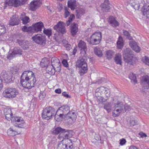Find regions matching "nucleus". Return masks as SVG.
Listing matches in <instances>:
<instances>
[{"label": "nucleus", "mask_w": 149, "mask_h": 149, "mask_svg": "<svg viewBox=\"0 0 149 149\" xmlns=\"http://www.w3.org/2000/svg\"><path fill=\"white\" fill-rule=\"evenodd\" d=\"M142 10L143 15H146L147 18L149 19V5L147 4H144Z\"/></svg>", "instance_id": "22"}, {"label": "nucleus", "mask_w": 149, "mask_h": 149, "mask_svg": "<svg viewBox=\"0 0 149 149\" xmlns=\"http://www.w3.org/2000/svg\"><path fill=\"white\" fill-rule=\"evenodd\" d=\"M14 4L15 6H19L22 5L21 1V0H16Z\"/></svg>", "instance_id": "56"}, {"label": "nucleus", "mask_w": 149, "mask_h": 149, "mask_svg": "<svg viewBox=\"0 0 149 149\" xmlns=\"http://www.w3.org/2000/svg\"><path fill=\"white\" fill-rule=\"evenodd\" d=\"M70 29L72 35L73 36L75 35L78 30L77 25L74 22L70 26Z\"/></svg>", "instance_id": "25"}, {"label": "nucleus", "mask_w": 149, "mask_h": 149, "mask_svg": "<svg viewBox=\"0 0 149 149\" xmlns=\"http://www.w3.org/2000/svg\"><path fill=\"white\" fill-rule=\"evenodd\" d=\"M133 48H132V49L134 50L135 51L137 52H139L140 51V47H139L137 44L136 45V46H133Z\"/></svg>", "instance_id": "54"}, {"label": "nucleus", "mask_w": 149, "mask_h": 149, "mask_svg": "<svg viewBox=\"0 0 149 149\" xmlns=\"http://www.w3.org/2000/svg\"><path fill=\"white\" fill-rule=\"evenodd\" d=\"M139 134L140 136L142 138L147 136V135L145 133H143L142 132H140Z\"/></svg>", "instance_id": "64"}, {"label": "nucleus", "mask_w": 149, "mask_h": 149, "mask_svg": "<svg viewBox=\"0 0 149 149\" xmlns=\"http://www.w3.org/2000/svg\"><path fill=\"white\" fill-rule=\"evenodd\" d=\"M123 33L124 36L126 37V38L130 40L132 39V37L130 36V34L129 32L126 30H123Z\"/></svg>", "instance_id": "47"}, {"label": "nucleus", "mask_w": 149, "mask_h": 149, "mask_svg": "<svg viewBox=\"0 0 149 149\" xmlns=\"http://www.w3.org/2000/svg\"><path fill=\"white\" fill-rule=\"evenodd\" d=\"M112 104L111 102H107L105 103L104 106V108L106 109L108 112H110L111 110Z\"/></svg>", "instance_id": "37"}, {"label": "nucleus", "mask_w": 149, "mask_h": 149, "mask_svg": "<svg viewBox=\"0 0 149 149\" xmlns=\"http://www.w3.org/2000/svg\"><path fill=\"white\" fill-rule=\"evenodd\" d=\"M46 70L49 72L54 74L55 72V66L52 65V64L51 65L49 63L46 67Z\"/></svg>", "instance_id": "29"}, {"label": "nucleus", "mask_w": 149, "mask_h": 149, "mask_svg": "<svg viewBox=\"0 0 149 149\" xmlns=\"http://www.w3.org/2000/svg\"><path fill=\"white\" fill-rule=\"evenodd\" d=\"M126 140L124 139H122L120 140V144L121 145H123L125 144L126 142Z\"/></svg>", "instance_id": "60"}, {"label": "nucleus", "mask_w": 149, "mask_h": 149, "mask_svg": "<svg viewBox=\"0 0 149 149\" xmlns=\"http://www.w3.org/2000/svg\"><path fill=\"white\" fill-rule=\"evenodd\" d=\"M142 83H143L144 82H146L148 85V86H147L145 88H149V77L147 75H145L143 77L142 79H141Z\"/></svg>", "instance_id": "35"}, {"label": "nucleus", "mask_w": 149, "mask_h": 149, "mask_svg": "<svg viewBox=\"0 0 149 149\" xmlns=\"http://www.w3.org/2000/svg\"><path fill=\"white\" fill-rule=\"evenodd\" d=\"M43 33L47 35L49 38L52 35L51 29H45L44 28L43 31Z\"/></svg>", "instance_id": "48"}, {"label": "nucleus", "mask_w": 149, "mask_h": 149, "mask_svg": "<svg viewBox=\"0 0 149 149\" xmlns=\"http://www.w3.org/2000/svg\"><path fill=\"white\" fill-rule=\"evenodd\" d=\"M131 6L135 10H138L139 9L140 5L138 2H133L130 3Z\"/></svg>", "instance_id": "45"}, {"label": "nucleus", "mask_w": 149, "mask_h": 149, "mask_svg": "<svg viewBox=\"0 0 149 149\" xmlns=\"http://www.w3.org/2000/svg\"><path fill=\"white\" fill-rule=\"evenodd\" d=\"M68 7L72 10H74L77 7L76 1L75 0H70L68 2Z\"/></svg>", "instance_id": "26"}, {"label": "nucleus", "mask_w": 149, "mask_h": 149, "mask_svg": "<svg viewBox=\"0 0 149 149\" xmlns=\"http://www.w3.org/2000/svg\"><path fill=\"white\" fill-rule=\"evenodd\" d=\"M73 132L70 130H65L64 129L62 133L59 134L58 138L60 139H63L62 140L64 139H69V138L73 136Z\"/></svg>", "instance_id": "10"}, {"label": "nucleus", "mask_w": 149, "mask_h": 149, "mask_svg": "<svg viewBox=\"0 0 149 149\" xmlns=\"http://www.w3.org/2000/svg\"><path fill=\"white\" fill-rule=\"evenodd\" d=\"M115 61L117 64H121L122 58L121 55L120 54H118L116 55L114 58Z\"/></svg>", "instance_id": "36"}, {"label": "nucleus", "mask_w": 149, "mask_h": 149, "mask_svg": "<svg viewBox=\"0 0 149 149\" xmlns=\"http://www.w3.org/2000/svg\"><path fill=\"white\" fill-rule=\"evenodd\" d=\"M31 26L27 27L26 26H24L22 28V30L24 32H33Z\"/></svg>", "instance_id": "44"}, {"label": "nucleus", "mask_w": 149, "mask_h": 149, "mask_svg": "<svg viewBox=\"0 0 149 149\" xmlns=\"http://www.w3.org/2000/svg\"><path fill=\"white\" fill-rule=\"evenodd\" d=\"M49 61L46 58L42 59L40 63V65L42 68L46 67L49 64Z\"/></svg>", "instance_id": "33"}, {"label": "nucleus", "mask_w": 149, "mask_h": 149, "mask_svg": "<svg viewBox=\"0 0 149 149\" xmlns=\"http://www.w3.org/2000/svg\"><path fill=\"white\" fill-rule=\"evenodd\" d=\"M62 94L63 96L67 98H70V96L66 92H63L62 93Z\"/></svg>", "instance_id": "62"}, {"label": "nucleus", "mask_w": 149, "mask_h": 149, "mask_svg": "<svg viewBox=\"0 0 149 149\" xmlns=\"http://www.w3.org/2000/svg\"><path fill=\"white\" fill-rule=\"evenodd\" d=\"M22 54V51L20 48L19 47H15L13 49L11 53H9L7 56V58L10 60L16 55H21Z\"/></svg>", "instance_id": "12"}, {"label": "nucleus", "mask_w": 149, "mask_h": 149, "mask_svg": "<svg viewBox=\"0 0 149 149\" xmlns=\"http://www.w3.org/2000/svg\"><path fill=\"white\" fill-rule=\"evenodd\" d=\"M142 61L146 64L149 65V58L148 57L146 56H145L142 58Z\"/></svg>", "instance_id": "51"}, {"label": "nucleus", "mask_w": 149, "mask_h": 149, "mask_svg": "<svg viewBox=\"0 0 149 149\" xmlns=\"http://www.w3.org/2000/svg\"><path fill=\"white\" fill-rule=\"evenodd\" d=\"M64 130V129L60 127H58L52 131V133L55 134H60L62 133V132Z\"/></svg>", "instance_id": "34"}, {"label": "nucleus", "mask_w": 149, "mask_h": 149, "mask_svg": "<svg viewBox=\"0 0 149 149\" xmlns=\"http://www.w3.org/2000/svg\"><path fill=\"white\" fill-rule=\"evenodd\" d=\"M77 113L75 111L71 110L69 111L67 116H68L69 118L72 119V121L75 120L77 118Z\"/></svg>", "instance_id": "23"}, {"label": "nucleus", "mask_w": 149, "mask_h": 149, "mask_svg": "<svg viewBox=\"0 0 149 149\" xmlns=\"http://www.w3.org/2000/svg\"><path fill=\"white\" fill-rule=\"evenodd\" d=\"M76 16L78 18L79 17L83 15L84 13V10L82 9H80L76 10Z\"/></svg>", "instance_id": "41"}, {"label": "nucleus", "mask_w": 149, "mask_h": 149, "mask_svg": "<svg viewBox=\"0 0 149 149\" xmlns=\"http://www.w3.org/2000/svg\"><path fill=\"white\" fill-rule=\"evenodd\" d=\"M20 19L22 21L24 24H26L30 22L29 18L26 16L24 13H22L21 15Z\"/></svg>", "instance_id": "24"}, {"label": "nucleus", "mask_w": 149, "mask_h": 149, "mask_svg": "<svg viewBox=\"0 0 149 149\" xmlns=\"http://www.w3.org/2000/svg\"><path fill=\"white\" fill-rule=\"evenodd\" d=\"M62 63L64 66L66 67H68V64L66 60H63L62 61Z\"/></svg>", "instance_id": "59"}, {"label": "nucleus", "mask_w": 149, "mask_h": 149, "mask_svg": "<svg viewBox=\"0 0 149 149\" xmlns=\"http://www.w3.org/2000/svg\"><path fill=\"white\" fill-rule=\"evenodd\" d=\"M99 90L96 89L95 91V97H99L101 95V94L98 92Z\"/></svg>", "instance_id": "61"}, {"label": "nucleus", "mask_w": 149, "mask_h": 149, "mask_svg": "<svg viewBox=\"0 0 149 149\" xmlns=\"http://www.w3.org/2000/svg\"><path fill=\"white\" fill-rule=\"evenodd\" d=\"M19 94V91L17 88L13 87H9L3 92V95L6 98H13L15 97Z\"/></svg>", "instance_id": "4"}, {"label": "nucleus", "mask_w": 149, "mask_h": 149, "mask_svg": "<svg viewBox=\"0 0 149 149\" xmlns=\"http://www.w3.org/2000/svg\"><path fill=\"white\" fill-rule=\"evenodd\" d=\"M96 97L97 98L96 100L99 104L105 102L107 100V99H105L103 97L101 96V95L99 96V97Z\"/></svg>", "instance_id": "43"}, {"label": "nucleus", "mask_w": 149, "mask_h": 149, "mask_svg": "<svg viewBox=\"0 0 149 149\" xmlns=\"http://www.w3.org/2000/svg\"><path fill=\"white\" fill-rule=\"evenodd\" d=\"M79 49L80 50L81 52H84V53L86 54L87 51V47L86 43L81 40L79 41L78 45Z\"/></svg>", "instance_id": "19"}, {"label": "nucleus", "mask_w": 149, "mask_h": 149, "mask_svg": "<svg viewBox=\"0 0 149 149\" xmlns=\"http://www.w3.org/2000/svg\"><path fill=\"white\" fill-rule=\"evenodd\" d=\"M86 58L85 56L80 57L76 63L77 66L80 68L79 72L81 75L86 73L88 70L87 65L86 62Z\"/></svg>", "instance_id": "3"}, {"label": "nucleus", "mask_w": 149, "mask_h": 149, "mask_svg": "<svg viewBox=\"0 0 149 149\" xmlns=\"http://www.w3.org/2000/svg\"><path fill=\"white\" fill-rule=\"evenodd\" d=\"M60 62L59 60L57 58L54 57L51 59V63L52 65L56 67L60 71L61 69L60 66Z\"/></svg>", "instance_id": "21"}, {"label": "nucleus", "mask_w": 149, "mask_h": 149, "mask_svg": "<svg viewBox=\"0 0 149 149\" xmlns=\"http://www.w3.org/2000/svg\"><path fill=\"white\" fill-rule=\"evenodd\" d=\"M44 27L43 24L42 22H37L33 24L32 26L33 32H38L42 31V28Z\"/></svg>", "instance_id": "17"}, {"label": "nucleus", "mask_w": 149, "mask_h": 149, "mask_svg": "<svg viewBox=\"0 0 149 149\" xmlns=\"http://www.w3.org/2000/svg\"><path fill=\"white\" fill-rule=\"evenodd\" d=\"M1 75L6 83L13 82L15 78L13 77V73L5 70L2 71Z\"/></svg>", "instance_id": "8"}, {"label": "nucleus", "mask_w": 149, "mask_h": 149, "mask_svg": "<svg viewBox=\"0 0 149 149\" xmlns=\"http://www.w3.org/2000/svg\"><path fill=\"white\" fill-rule=\"evenodd\" d=\"M19 68L16 67H14L12 68V69L11 70V71H12V73L13 74H15L18 71Z\"/></svg>", "instance_id": "57"}, {"label": "nucleus", "mask_w": 149, "mask_h": 149, "mask_svg": "<svg viewBox=\"0 0 149 149\" xmlns=\"http://www.w3.org/2000/svg\"><path fill=\"white\" fill-rule=\"evenodd\" d=\"M12 121H14L13 124L15 126L22 128L24 125V122L22 118L16 117H13Z\"/></svg>", "instance_id": "13"}, {"label": "nucleus", "mask_w": 149, "mask_h": 149, "mask_svg": "<svg viewBox=\"0 0 149 149\" xmlns=\"http://www.w3.org/2000/svg\"><path fill=\"white\" fill-rule=\"evenodd\" d=\"M6 31V29L4 26H0V35L5 33Z\"/></svg>", "instance_id": "50"}, {"label": "nucleus", "mask_w": 149, "mask_h": 149, "mask_svg": "<svg viewBox=\"0 0 149 149\" xmlns=\"http://www.w3.org/2000/svg\"><path fill=\"white\" fill-rule=\"evenodd\" d=\"M20 22L19 19L16 15H14L10 18L9 22V25L13 26L18 25Z\"/></svg>", "instance_id": "18"}, {"label": "nucleus", "mask_w": 149, "mask_h": 149, "mask_svg": "<svg viewBox=\"0 0 149 149\" xmlns=\"http://www.w3.org/2000/svg\"><path fill=\"white\" fill-rule=\"evenodd\" d=\"M66 148L67 149H71L73 147V143H72V140L71 139H69L68 143L65 144Z\"/></svg>", "instance_id": "46"}, {"label": "nucleus", "mask_w": 149, "mask_h": 149, "mask_svg": "<svg viewBox=\"0 0 149 149\" xmlns=\"http://www.w3.org/2000/svg\"><path fill=\"white\" fill-rule=\"evenodd\" d=\"M101 39V33L100 32H96L91 36L88 42L90 44L97 45L99 44Z\"/></svg>", "instance_id": "7"}, {"label": "nucleus", "mask_w": 149, "mask_h": 149, "mask_svg": "<svg viewBox=\"0 0 149 149\" xmlns=\"http://www.w3.org/2000/svg\"><path fill=\"white\" fill-rule=\"evenodd\" d=\"M114 53L113 51L111 50H108L106 51L105 55L107 58L109 60L113 57Z\"/></svg>", "instance_id": "30"}, {"label": "nucleus", "mask_w": 149, "mask_h": 149, "mask_svg": "<svg viewBox=\"0 0 149 149\" xmlns=\"http://www.w3.org/2000/svg\"><path fill=\"white\" fill-rule=\"evenodd\" d=\"M64 10V17L65 18H66L69 16L70 14V13L68 11L69 9L67 7H65Z\"/></svg>", "instance_id": "52"}, {"label": "nucleus", "mask_w": 149, "mask_h": 149, "mask_svg": "<svg viewBox=\"0 0 149 149\" xmlns=\"http://www.w3.org/2000/svg\"><path fill=\"white\" fill-rule=\"evenodd\" d=\"M129 78L131 79V81L135 83L137 82L136 77L135 74L133 73H130L129 75Z\"/></svg>", "instance_id": "40"}, {"label": "nucleus", "mask_w": 149, "mask_h": 149, "mask_svg": "<svg viewBox=\"0 0 149 149\" xmlns=\"http://www.w3.org/2000/svg\"><path fill=\"white\" fill-rule=\"evenodd\" d=\"M33 40L38 44L44 45L46 43V39L45 37L40 34H37L33 36Z\"/></svg>", "instance_id": "9"}, {"label": "nucleus", "mask_w": 149, "mask_h": 149, "mask_svg": "<svg viewBox=\"0 0 149 149\" xmlns=\"http://www.w3.org/2000/svg\"><path fill=\"white\" fill-rule=\"evenodd\" d=\"M123 57L125 62L130 65H133L134 61L133 58L134 56L132 51L129 48H126L123 52Z\"/></svg>", "instance_id": "5"}, {"label": "nucleus", "mask_w": 149, "mask_h": 149, "mask_svg": "<svg viewBox=\"0 0 149 149\" xmlns=\"http://www.w3.org/2000/svg\"><path fill=\"white\" fill-rule=\"evenodd\" d=\"M36 82L33 72L30 70L24 72L20 77V83L25 88L30 89L34 87L36 85Z\"/></svg>", "instance_id": "1"}, {"label": "nucleus", "mask_w": 149, "mask_h": 149, "mask_svg": "<svg viewBox=\"0 0 149 149\" xmlns=\"http://www.w3.org/2000/svg\"><path fill=\"white\" fill-rule=\"evenodd\" d=\"M130 123L131 126H133L137 124L138 122L137 119L135 120V119H133L130 121Z\"/></svg>", "instance_id": "53"}, {"label": "nucleus", "mask_w": 149, "mask_h": 149, "mask_svg": "<svg viewBox=\"0 0 149 149\" xmlns=\"http://www.w3.org/2000/svg\"><path fill=\"white\" fill-rule=\"evenodd\" d=\"M55 113V109L52 107H46L42 111V118L47 120L50 119L53 116H54Z\"/></svg>", "instance_id": "6"}, {"label": "nucleus", "mask_w": 149, "mask_h": 149, "mask_svg": "<svg viewBox=\"0 0 149 149\" xmlns=\"http://www.w3.org/2000/svg\"><path fill=\"white\" fill-rule=\"evenodd\" d=\"M75 16L74 14H71L68 20H70L71 22L72 21V20L74 18Z\"/></svg>", "instance_id": "63"}, {"label": "nucleus", "mask_w": 149, "mask_h": 149, "mask_svg": "<svg viewBox=\"0 0 149 149\" xmlns=\"http://www.w3.org/2000/svg\"><path fill=\"white\" fill-rule=\"evenodd\" d=\"M69 109V107L67 105L61 106L56 111L54 115V119L58 122L62 120L64 117L67 116Z\"/></svg>", "instance_id": "2"}, {"label": "nucleus", "mask_w": 149, "mask_h": 149, "mask_svg": "<svg viewBox=\"0 0 149 149\" xmlns=\"http://www.w3.org/2000/svg\"><path fill=\"white\" fill-rule=\"evenodd\" d=\"M65 24L63 22H59L55 25L54 28L59 33L64 34L66 32Z\"/></svg>", "instance_id": "11"}, {"label": "nucleus", "mask_w": 149, "mask_h": 149, "mask_svg": "<svg viewBox=\"0 0 149 149\" xmlns=\"http://www.w3.org/2000/svg\"><path fill=\"white\" fill-rule=\"evenodd\" d=\"M16 0H5L3 3V6L5 8L8 6H11L12 4H14ZM3 4V3H2Z\"/></svg>", "instance_id": "38"}, {"label": "nucleus", "mask_w": 149, "mask_h": 149, "mask_svg": "<svg viewBox=\"0 0 149 149\" xmlns=\"http://www.w3.org/2000/svg\"><path fill=\"white\" fill-rule=\"evenodd\" d=\"M58 149H67L66 147V145L65 144L63 143L62 142L59 143L58 146Z\"/></svg>", "instance_id": "49"}, {"label": "nucleus", "mask_w": 149, "mask_h": 149, "mask_svg": "<svg viewBox=\"0 0 149 149\" xmlns=\"http://www.w3.org/2000/svg\"><path fill=\"white\" fill-rule=\"evenodd\" d=\"M4 113L5 116L6 118L8 120L11 119L13 117V114L11 112V109L8 108H5L4 109Z\"/></svg>", "instance_id": "20"}, {"label": "nucleus", "mask_w": 149, "mask_h": 149, "mask_svg": "<svg viewBox=\"0 0 149 149\" xmlns=\"http://www.w3.org/2000/svg\"><path fill=\"white\" fill-rule=\"evenodd\" d=\"M117 47L118 49H121L123 46L124 42L122 37L120 36L117 42Z\"/></svg>", "instance_id": "28"}, {"label": "nucleus", "mask_w": 149, "mask_h": 149, "mask_svg": "<svg viewBox=\"0 0 149 149\" xmlns=\"http://www.w3.org/2000/svg\"><path fill=\"white\" fill-rule=\"evenodd\" d=\"M100 6L103 12H109L110 9V7L109 6V5L104 3H102Z\"/></svg>", "instance_id": "32"}, {"label": "nucleus", "mask_w": 149, "mask_h": 149, "mask_svg": "<svg viewBox=\"0 0 149 149\" xmlns=\"http://www.w3.org/2000/svg\"><path fill=\"white\" fill-rule=\"evenodd\" d=\"M7 134L8 136H14L19 134L16 131L14 130L12 128H10L8 130Z\"/></svg>", "instance_id": "31"}, {"label": "nucleus", "mask_w": 149, "mask_h": 149, "mask_svg": "<svg viewBox=\"0 0 149 149\" xmlns=\"http://www.w3.org/2000/svg\"><path fill=\"white\" fill-rule=\"evenodd\" d=\"M109 22L110 24L114 27H117L119 25L118 22L116 19L115 17L113 16L109 17Z\"/></svg>", "instance_id": "27"}, {"label": "nucleus", "mask_w": 149, "mask_h": 149, "mask_svg": "<svg viewBox=\"0 0 149 149\" xmlns=\"http://www.w3.org/2000/svg\"><path fill=\"white\" fill-rule=\"evenodd\" d=\"M136 43L134 40H133L130 41L129 43V45L131 48H134L133 46H136Z\"/></svg>", "instance_id": "55"}, {"label": "nucleus", "mask_w": 149, "mask_h": 149, "mask_svg": "<svg viewBox=\"0 0 149 149\" xmlns=\"http://www.w3.org/2000/svg\"><path fill=\"white\" fill-rule=\"evenodd\" d=\"M16 36L17 39L16 42L18 43L23 49H26L29 48V43L28 41L18 39L19 36L17 35Z\"/></svg>", "instance_id": "16"}, {"label": "nucleus", "mask_w": 149, "mask_h": 149, "mask_svg": "<svg viewBox=\"0 0 149 149\" xmlns=\"http://www.w3.org/2000/svg\"><path fill=\"white\" fill-rule=\"evenodd\" d=\"M104 86H100L99 88H97L96 89L99 90L98 92H100L101 94L104 92Z\"/></svg>", "instance_id": "58"}, {"label": "nucleus", "mask_w": 149, "mask_h": 149, "mask_svg": "<svg viewBox=\"0 0 149 149\" xmlns=\"http://www.w3.org/2000/svg\"><path fill=\"white\" fill-rule=\"evenodd\" d=\"M94 50L95 53L98 56L101 57L102 56L103 54L102 51L100 48L95 47Z\"/></svg>", "instance_id": "39"}, {"label": "nucleus", "mask_w": 149, "mask_h": 149, "mask_svg": "<svg viewBox=\"0 0 149 149\" xmlns=\"http://www.w3.org/2000/svg\"><path fill=\"white\" fill-rule=\"evenodd\" d=\"M115 109L113 112V115L114 117L118 116L122 111L124 107L123 104L118 102L117 104H115Z\"/></svg>", "instance_id": "14"}, {"label": "nucleus", "mask_w": 149, "mask_h": 149, "mask_svg": "<svg viewBox=\"0 0 149 149\" xmlns=\"http://www.w3.org/2000/svg\"><path fill=\"white\" fill-rule=\"evenodd\" d=\"M104 88L105 89H104V92L106 97H107V99H108V98L111 96L110 90L109 89L105 87Z\"/></svg>", "instance_id": "42"}, {"label": "nucleus", "mask_w": 149, "mask_h": 149, "mask_svg": "<svg viewBox=\"0 0 149 149\" xmlns=\"http://www.w3.org/2000/svg\"><path fill=\"white\" fill-rule=\"evenodd\" d=\"M41 0H33L30 4L29 9L32 11H35L41 4Z\"/></svg>", "instance_id": "15"}]
</instances>
